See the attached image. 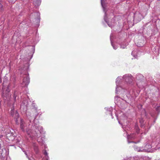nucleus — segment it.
Instances as JSON below:
<instances>
[{"instance_id": "8", "label": "nucleus", "mask_w": 160, "mask_h": 160, "mask_svg": "<svg viewBox=\"0 0 160 160\" xmlns=\"http://www.w3.org/2000/svg\"><path fill=\"white\" fill-rule=\"evenodd\" d=\"M47 152H45V154L46 155H47Z\"/></svg>"}, {"instance_id": "7", "label": "nucleus", "mask_w": 160, "mask_h": 160, "mask_svg": "<svg viewBox=\"0 0 160 160\" xmlns=\"http://www.w3.org/2000/svg\"><path fill=\"white\" fill-rule=\"evenodd\" d=\"M8 88H9V87H7V90H6V91H7L8 92H9L10 91V90H9Z\"/></svg>"}, {"instance_id": "4", "label": "nucleus", "mask_w": 160, "mask_h": 160, "mask_svg": "<svg viewBox=\"0 0 160 160\" xmlns=\"http://www.w3.org/2000/svg\"><path fill=\"white\" fill-rule=\"evenodd\" d=\"M24 122H23L22 120H21V123H20V128H21L23 130H24Z\"/></svg>"}, {"instance_id": "2", "label": "nucleus", "mask_w": 160, "mask_h": 160, "mask_svg": "<svg viewBox=\"0 0 160 160\" xmlns=\"http://www.w3.org/2000/svg\"><path fill=\"white\" fill-rule=\"evenodd\" d=\"M11 115L15 118H16V119H17V118L19 117V114L17 111H16L15 112H14L13 110H12L11 111Z\"/></svg>"}, {"instance_id": "9", "label": "nucleus", "mask_w": 160, "mask_h": 160, "mask_svg": "<svg viewBox=\"0 0 160 160\" xmlns=\"http://www.w3.org/2000/svg\"><path fill=\"white\" fill-rule=\"evenodd\" d=\"M2 137V135L0 136V137Z\"/></svg>"}, {"instance_id": "6", "label": "nucleus", "mask_w": 160, "mask_h": 160, "mask_svg": "<svg viewBox=\"0 0 160 160\" xmlns=\"http://www.w3.org/2000/svg\"><path fill=\"white\" fill-rule=\"evenodd\" d=\"M134 148H135V149L136 151H137L138 152H140V150L139 149H138L137 148H136L135 146V147H134Z\"/></svg>"}, {"instance_id": "10", "label": "nucleus", "mask_w": 160, "mask_h": 160, "mask_svg": "<svg viewBox=\"0 0 160 160\" xmlns=\"http://www.w3.org/2000/svg\"><path fill=\"white\" fill-rule=\"evenodd\" d=\"M1 1H2V0H0V3L1 2Z\"/></svg>"}, {"instance_id": "3", "label": "nucleus", "mask_w": 160, "mask_h": 160, "mask_svg": "<svg viewBox=\"0 0 160 160\" xmlns=\"http://www.w3.org/2000/svg\"><path fill=\"white\" fill-rule=\"evenodd\" d=\"M29 82V80L28 77H24L23 79V84L25 85H27Z\"/></svg>"}, {"instance_id": "1", "label": "nucleus", "mask_w": 160, "mask_h": 160, "mask_svg": "<svg viewBox=\"0 0 160 160\" xmlns=\"http://www.w3.org/2000/svg\"><path fill=\"white\" fill-rule=\"evenodd\" d=\"M123 77L126 81L128 83H130L132 81L133 78L132 76L128 75L124 76Z\"/></svg>"}, {"instance_id": "5", "label": "nucleus", "mask_w": 160, "mask_h": 160, "mask_svg": "<svg viewBox=\"0 0 160 160\" xmlns=\"http://www.w3.org/2000/svg\"><path fill=\"white\" fill-rule=\"evenodd\" d=\"M3 9V6L2 3H0V10H2Z\"/></svg>"}]
</instances>
